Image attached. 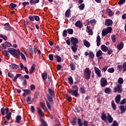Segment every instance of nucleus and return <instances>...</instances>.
<instances>
[{"label": "nucleus", "instance_id": "nucleus-1", "mask_svg": "<svg viewBox=\"0 0 126 126\" xmlns=\"http://www.w3.org/2000/svg\"><path fill=\"white\" fill-rule=\"evenodd\" d=\"M8 52L14 57V58H16V59H19L20 57L19 56H21V58L23 61L26 62V57H25V55L22 53L20 52V50L19 49H15L13 48H9Z\"/></svg>", "mask_w": 126, "mask_h": 126}, {"label": "nucleus", "instance_id": "nucleus-2", "mask_svg": "<svg viewBox=\"0 0 126 126\" xmlns=\"http://www.w3.org/2000/svg\"><path fill=\"white\" fill-rule=\"evenodd\" d=\"M101 120L104 122L106 124H108V122L109 124H112L113 121H114V118L112 117L111 114L109 113L107 114V116H106V114L103 113L101 114Z\"/></svg>", "mask_w": 126, "mask_h": 126}, {"label": "nucleus", "instance_id": "nucleus-3", "mask_svg": "<svg viewBox=\"0 0 126 126\" xmlns=\"http://www.w3.org/2000/svg\"><path fill=\"white\" fill-rule=\"evenodd\" d=\"M69 93L73 96H75V97H78L79 95L78 94V87L75 85L73 86L72 89L69 91Z\"/></svg>", "mask_w": 126, "mask_h": 126}, {"label": "nucleus", "instance_id": "nucleus-4", "mask_svg": "<svg viewBox=\"0 0 126 126\" xmlns=\"http://www.w3.org/2000/svg\"><path fill=\"white\" fill-rule=\"evenodd\" d=\"M113 92H114V93H117V92H118V93H122L123 92L122 85L116 83V86L114 87Z\"/></svg>", "mask_w": 126, "mask_h": 126}, {"label": "nucleus", "instance_id": "nucleus-5", "mask_svg": "<svg viewBox=\"0 0 126 126\" xmlns=\"http://www.w3.org/2000/svg\"><path fill=\"white\" fill-rule=\"evenodd\" d=\"M112 30H113V28L111 27H108L107 29H103L102 31V36H106L109 33H111Z\"/></svg>", "mask_w": 126, "mask_h": 126}, {"label": "nucleus", "instance_id": "nucleus-6", "mask_svg": "<svg viewBox=\"0 0 126 126\" xmlns=\"http://www.w3.org/2000/svg\"><path fill=\"white\" fill-rule=\"evenodd\" d=\"M84 74L86 79H89L91 76V71L89 68H86L84 70Z\"/></svg>", "mask_w": 126, "mask_h": 126}, {"label": "nucleus", "instance_id": "nucleus-7", "mask_svg": "<svg viewBox=\"0 0 126 126\" xmlns=\"http://www.w3.org/2000/svg\"><path fill=\"white\" fill-rule=\"evenodd\" d=\"M100 84L102 87H105L108 85V81L105 78H102L100 79Z\"/></svg>", "mask_w": 126, "mask_h": 126}, {"label": "nucleus", "instance_id": "nucleus-8", "mask_svg": "<svg viewBox=\"0 0 126 126\" xmlns=\"http://www.w3.org/2000/svg\"><path fill=\"white\" fill-rule=\"evenodd\" d=\"M94 68L95 74L97 75L98 77H101V70H100V69L96 66L94 67Z\"/></svg>", "mask_w": 126, "mask_h": 126}, {"label": "nucleus", "instance_id": "nucleus-9", "mask_svg": "<svg viewBox=\"0 0 126 126\" xmlns=\"http://www.w3.org/2000/svg\"><path fill=\"white\" fill-rule=\"evenodd\" d=\"M105 25V26H111V25H113V21L110 19H106Z\"/></svg>", "mask_w": 126, "mask_h": 126}, {"label": "nucleus", "instance_id": "nucleus-10", "mask_svg": "<svg viewBox=\"0 0 126 126\" xmlns=\"http://www.w3.org/2000/svg\"><path fill=\"white\" fill-rule=\"evenodd\" d=\"M71 42L73 44V46H76V44L78 43V39L75 37H71Z\"/></svg>", "mask_w": 126, "mask_h": 126}, {"label": "nucleus", "instance_id": "nucleus-11", "mask_svg": "<svg viewBox=\"0 0 126 126\" xmlns=\"http://www.w3.org/2000/svg\"><path fill=\"white\" fill-rule=\"evenodd\" d=\"M9 110V109H8V108H6L5 109H4V108L1 109V113L2 115L3 116H4V115H5V113H6V115L7 114V113H8Z\"/></svg>", "mask_w": 126, "mask_h": 126}, {"label": "nucleus", "instance_id": "nucleus-12", "mask_svg": "<svg viewBox=\"0 0 126 126\" xmlns=\"http://www.w3.org/2000/svg\"><path fill=\"white\" fill-rule=\"evenodd\" d=\"M11 43L6 41L2 45V49H5L7 47H11Z\"/></svg>", "mask_w": 126, "mask_h": 126}, {"label": "nucleus", "instance_id": "nucleus-13", "mask_svg": "<svg viewBox=\"0 0 126 126\" xmlns=\"http://www.w3.org/2000/svg\"><path fill=\"white\" fill-rule=\"evenodd\" d=\"M100 49L103 52H104L105 53L107 52L108 50H109V48L106 46L105 45H101Z\"/></svg>", "mask_w": 126, "mask_h": 126}, {"label": "nucleus", "instance_id": "nucleus-14", "mask_svg": "<svg viewBox=\"0 0 126 126\" xmlns=\"http://www.w3.org/2000/svg\"><path fill=\"white\" fill-rule=\"evenodd\" d=\"M124 48V42H121V43H118L117 45V49L121 51V50H123Z\"/></svg>", "mask_w": 126, "mask_h": 126}, {"label": "nucleus", "instance_id": "nucleus-15", "mask_svg": "<svg viewBox=\"0 0 126 126\" xmlns=\"http://www.w3.org/2000/svg\"><path fill=\"white\" fill-rule=\"evenodd\" d=\"M83 44L84 45V46H85V47H86L87 48H89V47H90L91 44L89 42V41L86 40V39H84L83 40Z\"/></svg>", "mask_w": 126, "mask_h": 126}, {"label": "nucleus", "instance_id": "nucleus-16", "mask_svg": "<svg viewBox=\"0 0 126 126\" xmlns=\"http://www.w3.org/2000/svg\"><path fill=\"white\" fill-rule=\"evenodd\" d=\"M37 113H38L40 117L43 118L44 117V113L43 112V111H42V109L39 107H37Z\"/></svg>", "mask_w": 126, "mask_h": 126}, {"label": "nucleus", "instance_id": "nucleus-17", "mask_svg": "<svg viewBox=\"0 0 126 126\" xmlns=\"http://www.w3.org/2000/svg\"><path fill=\"white\" fill-rule=\"evenodd\" d=\"M100 45H101V37H100V35H98L96 37V45L99 47Z\"/></svg>", "mask_w": 126, "mask_h": 126}, {"label": "nucleus", "instance_id": "nucleus-18", "mask_svg": "<svg viewBox=\"0 0 126 126\" xmlns=\"http://www.w3.org/2000/svg\"><path fill=\"white\" fill-rule=\"evenodd\" d=\"M4 29L5 30H7V31H10L11 30V28L10 27V26L9 25V24L6 23L4 24Z\"/></svg>", "mask_w": 126, "mask_h": 126}, {"label": "nucleus", "instance_id": "nucleus-19", "mask_svg": "<svg viewBox=\"0 0 126 126\" xmlns=\"http://www.w3.org/2000/svg\"><path fill=\"white\" fill-rule=\"evenodd\" d=\"M75 25L76 27H79V28H82V24H81V22L80 21H77Z\"/></svg>", "mask_w": 126, "mask_h": 126}, {"label": "nucleus", "instance_id": "nucleus-20", "mask_svg": "<svg viewBox=\"0 0 126 126\" xmlns=\"http://www.w3.org/2000/svg\"><path fill=\"white\" fill-rule=\"evenodd\" d=\"M104 92L106 93V94H111V93H112V89L110 88H106Z\"/></svg>", "mask_w": 126, "mask_h": 126}, {"label": "nucleus", "instance_id": "nucleus-21", "mask_svg": "<svg viewBox=\"0 0 126 126\" xmlns=\"http://www.w3.org/2000/svg\"><path fill=\"white\" fill-rule=\"evenodd\" d=\"M115 101L117 104L120 103V101H121V95L118 94L116 96L115 98Z\"/></svg>", "mask_w": 126, "mask_h": 126}, {"label": "nucleus", "instance_id": "nucleus-22", "mask_svg": "<svg viewBox=\"0 0 126 126\" xmlns=\"http://www.w3.org/2000/svg\"><path fill=\"white\" fill-rule=\"evenodd\" d=\"M120 110L121 111V114H124L126 112V109L124 105H121L119 106Z\"/></svg>", "mask_w": 126, "mask_h": 126}, {"label": "nucleus", "instance_id": "nucleus-23", "mask_svg": "<svg viewBox=\"0 0 126 126\" xmlns=\"http://www.w3.org/2000/svg\"><path fill=\"white\" fill-rule=\"evenodd\" d=\"M65 15L66 16V17L68 18L69 17L70 15V9H68L65 13Z\"/></svg>", "mask_w": 126, "mask_h": 126}, {"label": "nucleus", "instance_id": "nucleus-24", "mask_svg": "<svg viewBox=\"0 0 126 126\" xmlns=\"http://www.w3.org/2000/svg\"><path fill=\"white\" fill-rule=\"evenodd\" d=\"M20 121H21V116H17L16 118L15 122L17 123V124H19L20 123Z\"/></svg>", "mask_w": 126, "mask_h": 126}, {"label": "nucleus", "instance_id": "nucleus-25", "mask_svg": "<svg viewBox=\"0 0 126 126\" xmlns=\"http://www.w3.org/2000/svg\"><path fill=\"white\" fill-rule=\"evenodd\" d=\"M34 70H35V65L33 64L31 66V69L30 70V74H32L34 72Z\"/></svg>", "mask_w": 126, "mask_h": 126}, {"label": "nucleus", "instance_id": "nucleus-26", "mask_svg": "<svg viewBox=\"0 0 126 126\" xmlns=\"http://www.w3.org/2000/svg\"><path fill=\"white\" fill-rule=\"evenodd\" d=\"M102 55H103V52H102V51L99 50V51H97L96 56L97 58H99V57H101V56H102Z\"/></svg>", "mask_w": 126, "mask_h": 126}, {"label": "nucleus", "instance_id": "nucleus-27", "mask_svg": "<svg viewBox=\"0 0 126 126\" xmlns=\"http://www.w3.org/2000/svg\"><path fill=\"white\" fill-rule=\"evenodd\" d=\"M10 68H13L14 69H17V68H19V66L16 65V64H11L10 65Z\"/></svg>", "mask_w": 126, "mask_h": 126}, {"label": "nucleus", "instance_id": "nucleus-28", "mask_svg": "<svg viewBox=\"0 0 126 126\" xmlns=\"http://www.w3.org/2000/svg\"><path fill=\"white\" fill-rule=\"evenodd\" d=\"M41 107L42 108L43 110L46 112L47 111V107H46V105H45V103L41 102L40 103Z\"/></svg>", "mask_w": 126, "mask_h": 126}, {"label": "nucleus", "instance_id": "nucleus-29", "mask_svg": "<svg viewBox=\"0 0 126 126\" xmlns=\"http://www.w3.org/2000/svg\"><path fill=\"white\" fill-rule=\"evenodd\" d=\"M48 91L50 95L51 96H54L55 95V92H54V90L51 89H48Z\"/></svg>", "mask_w": 126, "mask_h": 126}, {"label": "nucleus", "instance_id": "nucleus-30", "mask_svg": "<svg viewBox=\"0 0 126 126\" xmlns=\"http://www.w3.org/2000/svg\"><path fill=\"white\" fill-rule=\"evenodd\" d=\"M107 13H108L109 16H110V17L111 16H113V12L112 11V10H111V9H108L107 10Z\"/></svg>", "mask_w": 126, "mask_h": 126}, {"label": "nucleus", "instance_id": "nucleus-31", "mask_svg": "<svg viewBox=\"0 0 126 126\" xmlns=\"http://www.w3.org/2000/svg\"><path fill=\"white\" fill-rule=\"evenodd\" d=\"M55 58L56 59L58 63H61L62 62V58L59 56H55Z\"/></svg>", "mask_w": 126, "mask_h": 126}, {"label": "nucleus", "instance_id": "nucleus-32", "mask_svg": "<svg viewBox=\"0 0 126 126\" xmlns=\"http://www.w3.org/2000/svg\"><path fill=\"white\" fill-rule=\"evenodd\" d=\"M75 110L78 112H83V109L82 108L80 107H75Z\"/></svg>", "mask_w": 126, "mask_h": 126}, {"label": "nucleus", "instance_id": "nucleus-33", "mask_svg": "<svg viewBox=\"0 0 126 126\" xmlns=\"http://www.w3.org/2000/svg\"><path fill=\"white\" fill-rule=\"evenodd\" d=\"M6 118L8 121H9L10 119H11V112H9L8 114H6Z\"/></svg>", "mask_w": 126, "mask_h": 126}, {"label": "nucleus", "instance_id": "nucleus-34", "mask_svg": "<svg viewBox=\"0 0 126 126\" xmlns=\"http://www.w3.org/2000/svg\"><path fill=\"white\" fill-rule=\"evenodd\" d=\"M19 76H21V74H18L16 75L14 78L13 79V81H14V82H15L16 80H17V78H18Z\"/></svg>", "mask_w": 126, "mask_h": 126}, {"label": "nucleus", "instance_id": "nucleus-35", "mask_svg": "<svg viewBox=\"0 0 126 126\" xmlns=\"http://www.w3.org/2000/svg\"><path fill=\"white\" fill-rule=\"evenodd\" d=\"M118 82L120 85H122V84L124 83V80L123 79V78H119L118 79Z\"/></svg>", "mask_w": 126, "mask_h": 126}, {"label": "nucleus", "instance_id": "nucleus-36", "mask_svg": "<svg viewBox=\"0 0 126 126\" xmlns=\"http://www.w3.org/2000/svg\"><path fill=\"white\" fill-rule=\"evenodd\" d=\"M107 71L110 73H113V72H115V69H114L113 67L109 68L107 69Z\"/></svg>", "mask_w": 126, "mask_h": 126}, {"label": "nucleus", "instance_id": "nucleus-37", "mask_svg": "<svg viewBox=\"0 0 126 126\" xmlns=\"http://www.w3.org/2000/svg\"><path fill=\"white\" fill-rule=\"evenodd\" d=\"M68 82H69V83L70 84H73V79H72V77H71V76L70 77H69L68 78Z\"/></svg>", "mask_w": 126, "mask_h": 126}, {"label": "nucleus", "instance_id": "nucleus-38", "mask_svg": "<svg viewBox=\"0 0 126 126\" xmlns=\"http://www.w3.org/2000/svg\"><path fill=\"white\" fill-rule=\"evenodd\" d=\"M68 34L70 35H71L72 34H73V30L71 29H69L66 30Z\"/></svg>", "mask_w": 126, "mask_h": 126}, {"label": "nucleus", "instance_id": "nucleus-39", "mask_svg": "<svg viewBox=\"0 0 126 126\" xmlns=\"http://www.w3.org/2000/svg\"><path fill=\"white\" fill-rule=\"evenodd\" d=\"M47 76L48 75L47 74V73H44L42 74V77L44 80H46V79H47Z\"/></svg>", "mask_w": 126, "mask_h": 126}, {"label": "nucleus", "instance_id": "nucleus-40", "mask_svg": "<svg viewBox=\"0 0 126 126\" xmlns=\"http://www.w3.org/2000/svg\"><path fill=\"white\" fill-rule=\"evenodd\" d=\"M111 126H119V123L117 121L114 120L113 123L111 124Z\"/></svg>", "mask_w": 126, "mask_h": 126}, {"label": "nucleus", "instance_id": "nucleus-41", "mask_svg": "<svg viewBox=\"0 0 126 126\" xmlns=\"http://www.w3.org/2000/svg\"><path fill=\"white\" fill-rule=\"evenodd\" d=\"M70 68L72 69V70H75V65H74V63H71L70 64Z\"/></svg>", "mask_w": 126, "mask_h": 126}, {"label": "nucleus", "instance_id": "nucleus-42", "mask_svg": "<svg viewBox=\"0 0 126 126\" xmlns=\"http://www.w3.org/2000/svg\"><path fill=\"white\" fill-rule=\"evenodd\" d=\"M78 125L79 126H83V124H82V121L80 118H78Z\"/></svg>", "mask_w": 126, "mask_h": 126}, {"label": "nucleus", "instance_id": "nucleus-43", "mask_svg": "<svg viewBox=\"0 0 126 126\" xmlns=\"http://www.w3.org/2000/svg\"><path fill=\"white\" fill-rule=\"evenodd\" d=\"M80 92L82 93V94H84V93H85V88L84 87L80 88Z\"/></svg>", "mask_w": 126, "mask_h": 126}, {"label": "nucleus", "instance_id": "nucleus-44", "mask_svg": "<svg viewBox=\"0 0 126 126\" xmlns=\"http://www.w3.org/2000/svg\"><path fill=\"white\" fill-rule=\"evenodd\" d=\"M84 7H85V5H84V3H82L79 6V8L80 10H83L84 9Z\"/></svg>", "mask_w": 126, "mask_h": 126}, {"label": "nucleus", "instance_id": "nucleus-45", "mask_svg": "<svg viewBox=\"0 0 126 126\" xmlns=\"http://www.w3.org/2000/svg\"><path fill=\"white\" fill-rule=\"evenodd\" d=\"M71 49L74 53H76V51H77V48H76V45H73V46H72Z\"/></svg>", "mask_w": 126, "mask_h": 126}, {"label": "nucleus", "instance_id": "nucleus-46", "mask_svg": "<svg viewBox=\"0 0 126 126\" xmlns=\"http://www.w3.org/2000/svg\"><path fill=\"white\" fill-rule=\"evenodd\" d=\"M40 121H41V123L43 125V126H48V124H47V123H46V122H45V120L41 119H40Z\"/></svg>", "mask_w": 126, "mask_h": 126}, {"label": "nucleus", "instance_id": "nucleus-47", "mask_svg": "<svg viewBox=\"0 0 126 126\" xmlns=\"http://www.w3.org/2000/svg\"><path fill=\"white\" fill-rule=\"evenodd\" d=\"M111 105L114 110H116V109H117V107L116 106V104H115V102H114V100H112L111 101Z\"/></svg>", "mask_w": 126, "mask_h": 126}, {"label": "nucleus", "instance_id": "nucleus-48", "mask_svg": "<svg viewBox=\"0 0 126 126\" xmlns=\"http://www.w3.org/2000/svg\"><path fill=\"white\" fill-rule=\"evenodd\" d=\"M116 36L115 35H111V40L113 43L116 42Z\"/></svg>", "mask_w": 126, "mask_h": 126}, {"label": "nucleus", "instance_id": "nucleus-49", "mask_svg": "<svg viewBox=\"0 0 126 126\" xmlns=\"http://www.w3.org/2000/svg\"><path fill=\"white\" fill-rule=\"evenodd\" d=\"M89 56L90 59H94V54L93 52H91L89 53Z\"/></svg>", "mask_w": 126, "mask_h": 126}, {"label": "nucleus", "instance_id": "nucleus-50", "mask_svg": "<svg viewBox=\"0 0 126 126\" xmlns=\"http://www.w3.org/2000/svg\"><path fill=\"white\" fill-rule=\"evenodd\" d=\"M29 53L30 56H33V48H30L29 49Z\"/></svg>", "mask_w": 126, "mask_h": 126}, {"label": "nucleus", "instance_id": "nucleus-51", "mask_svg": "<svg viewBox=\"0 0 126 126\" xmlns=\"http://www.w3.org/2000/svg\"><path fill=\"white\" fill-rule=\"evenodd\" d=\"M65 96L67 101H68V102H71V100H72V98L71 96H68L67 94H66Z\"/></svg>", "mask_w": 126, "mask_h": 126}, {"label": "nucleus", "instance_id": "nucleus-52", "mask_svg": "<svg viewBox=\"0 0 126 126\" xmlns=\"http://www.w3.org/2000/svg\"><path fill=\"white\" fill-rule=\"evenodd\" d=\"M96 20H91L90 21V23L91 24V25H92L93 26H94V25H95V24H96Z\"/></svg>", "mask_w": 126, "mask_h": 126}, {"label": "nucleus", "instance_id": "nucleus-53", "mask_svg": "<svg viewBox=\"0 0 126 126\" xmlns=\"http://www.w3.org/2000/svg\"><path fill=\"white\" fill-rule=\"evenodd\" d=\"M67 34V31L64 30L63 32V37H66Z\"/></svg>", "mask_w": 126, "mask_h": 126}, {"label": "nucleus", "instance_id": "nucleus-54", "mask_svg": "<svg viewBox=\"0 0 126 126\" xmlns=\"http://www.w3.org/2000/svg\"><path fill=\"white\" fill-rule=\"evenodd\" d=\"M122 68L124 70V71H126V62L123 63L122 65Z\"/></svg>", "mask_w": 126, "mask_h": 126}, {"label": "nucleus", "instance_id": "nucleus-55", "mask_svg": "<svg viewBox=\"0 0 126 126\" xmlns=\"http://www.w3.org/2000/svg\"><path fill=\"white\" fill-rule=\"evenodd\" d=\"M10 6L11 8H15V7H16L17 5L13 3H11L10 4Z\"/></svg>", "mask_w": 126, "mask_h": 126}, {"label": "nucleus", "instance_id": "nucleus-56", "mask_svg": "<svg viewBox=\"0 0 126 126\" xmlns=\"http://www.w3.org/2000/svg\"><path fill=\"white\" fill-rule=\"evenodd\" d=\"M23 91H24L25 93H27V94H30L31 93V91L29 90L23 89Z\"/></svg>", "mask_w": 126, "mask_h": 126}, {"label": "nucleus", "instance_id": "nucleus-57", "mask_svg": "<svg viewBox=\"0 0 126 126\" xmlns=\"http://www.w3.org/2000/svg\"><path fill=\"white\" fill-rule=\"evenodd\" d=\"M0 38H2L3 40H5V41H6V40L7 39V37L2 34H0Z\"/></svg>", "mask_w": 126, "mask_h": 126}, {"label": "nucleus", "instance_id": "nucleus-58", "mask_svg": "<svg viewBox=\"0 0 126 126\" xmlns=\"http://www.w3.org/2000/svg\"><path fill=\"white\" fill-rule=\"evenodd\" d=\"M46 105H47V106L48 108V109L49 110H51L52 107H51V105L50 104V103H49V101H48V100L46 101Z\"/></svg>", "mask_w": 126, "mask_h": 126}, {"label": "nucleus", "instance_id": "nucleus-59", "mask_svg": "<svg viewBox=\"0 0 126 126\" xmlns=\"http://www.w3.org/2000/svg\"><path fill=\"white\" fill-rule=\"evenodd\" d=\"M49 58L50 61H54V56H53L52 54H50L49 55Z\"/></svg>", "mask_w": 126, "mask_h": 126}, {"label": "nucleus", "instance_id": "nucleus-60", "mask_svg": "<svg viewBox=\"0 0 126 126\" xmlns=\"http://www.w3.org/2000/svg\"><path fill=\"white\" fill-rule=\"evenodd\" d=\"M117 69L118 70H122V69H123V66L121 65H118L117 66Z\"/></svg>", "mask_w": 126, "mask_h": 126}, {"label": "nucleus", "instance_id": "nucleus-61", "mask_svg": "<svg viewBox=\"0 0 126 126\" xmlns=\"http://www.w3.org/2000/svg\"><path fill=\"white\" fill-rule=\"evenodd\" d=\"M31 111L32 113H34L35 112V108H34V106H31Z\"/></svg>", "mask_w": 126, "mask_h": 126}, {"label": "nucleus", "instance_id": "nucleus-62", "mask_svg": "<svg viewBox=\"0 0 126 126\" xmlns=\"http://www.w3.org/2000/svg\"><path fill=\"white\" fill-rule=\"evenodd\" d=\"M56 67L58 69V70H61V69H62V66L61 65V64H58L56 66Z\"/></svg>", "mask_w": 126, "mask_h": 126}, {"label": "nucleus", "instance_id": "nucleus-63", "mask_svg": "<svg viewBox=\"0 0 126 126\" xmlns=\"http://www.w3.org/2000/svg\"><path fill=\"white\" fill-rule=\"evenodd\" d=\"M113 53V50L112 49H108L107 54L108 55H111Z\"/></svg>", "mask_w": 126, "mask_h": 126}, {"label": "nucleus", "instance_id": "nucleus-64", "mask_svg": "<svg viewBox=\"0 0 126 126\" xmlns=\"http://www.w3.org/2000/svg\"><path fill=\"white\" fill-rule=\"evenodd\" d=\"M30 88H31V90L33 91V90H34L35 89V85H31Z\"/></svg>", "mask_w": 126, "mask_h": 126}]
</instances>
